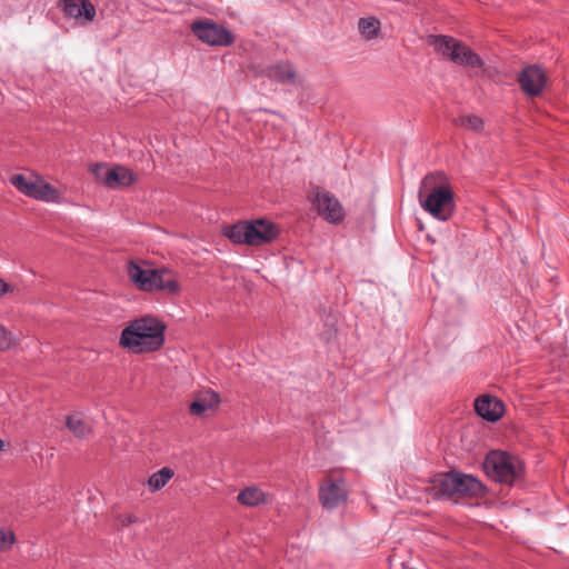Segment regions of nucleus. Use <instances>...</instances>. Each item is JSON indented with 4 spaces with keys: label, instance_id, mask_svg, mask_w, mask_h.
<instances>
[{
    "label": "nucleus",
    "instance_id": "f257e3e1",
    "mask_svg": "<svg viewBox=\"0 0 569 569\" xmlns=\"http://www.w3.org/2000/svg\"><path fill=\"white\" fill-rule=\"evenodd\" d=\"M164 331V322L154 317L137 318L122 330L119 345L133 353L153 352L163 346Z\"/></svg>",
    "mask_w": 569,
    "mask_h": 569
},
{
    "label": "nucleus",
    "instance_id": "f03ea898",
    "mask_svg": "<svg viewBox=\"0 0 569 569\" xmlns=\"http://www.w3.org/2000/svg\"><path fill=\"white\" fill-rule=\"evenodd\" d=\"M439 174H427L420 184L419 203L431 217L439 221H448L456 209L455 196L449 183L436 186Z\"/></svg>",
    "mask_w": 569,
    "mask_h": 569
},
{
    "label": "nucleus",
    "instance_id": "7ed1b4c3",
    "mask_svg": "<svg viewBox=\"0 0 569 569\" xmlns=\"http://www.w3.org/2000/svg\"><path fill=\"white\" fill-rule=\"evenodd\" d=\"M429 43L433 46L436 51L458 66L476 69L482 68L485 64L482 58L469 46L451 36H430Z\"/></svg>",
    "mask_w": 569,
    "mask_h": 569
},
{
    "label": "nucleus",
    "instance_id": "20e7f679",
    "mask_svg": "<svg viewBox=\"0 0 569 569\" xmlns=\"http://www.w3.org/2000/svg\"><path fill=\"white\" fill-rule=\"evenodd\" d=\"M483 470L492 480L512 485L521 477L523 468L516 457L507 452L492 450L485 458Z\"/></svg>",
    "mask_w": 569,
    "mask_h": 569
},
{
    "label": "nucleus",
    "instance_id": "39448f33",
    "mask_svg": "<svg viewBox=\"0 0 569 569\" xmlns=\"http://www.w3.org/2000/svg\"><path fill=\"white\" fill-rule=\"evenodd\" d=\"M190 29L198 40L209 47H230L236 41L231 30L211 19L194 20Z\"/></svg>",
    "mask_w": 569,
    "mask_h": 569
},
{
    "label": "nucleus",
    "instance_id": "423d86ee",
    "mask_svg": "<svg viewBox=\"0 0 569 569\" xmlns=\"http://www.w3.org/2000/svg\"><path fill=\"white\" fill-rule=\"evenodd\" d=\"M10 182L19 192L27 197L44 202H59L60 192L39 176L28 179L19 173L12 176Z\"/></svg>",
    "mask_w": 569,
    "mask_h": 569
},
{
    "label": "nucleus",
    "instance_id": "0eeeda50",
    "mask_svg": "<svg viewBox=\"0 0 569 569\" xmlns=\"http://www.w3.org/2000/svg\"><path fill=\"white\" fill-rule=\"evenodd\" d=\"M520 89L528 97H538L547 83L545 71L537 64L527 66L518 74Z\"/></svg>",
    "mask_w": 569,
    "mask_h": 569
},
{
    "label": "nucleus",
    "instance_id": "6e6552de",
    "mask_svg": "<svg viewBox=\"0 0 569 569\" xmlns=\"http://www.w3.org/2000/svg\"><path fill=\"white\" fill-rule=\"evenodd\" d=\"M318 213L330 223H339L345 219V209L340 201L329 191H318L315 196Z\"/></svg>",
    "mask_w": 569,
    "mask_h": 569
},
{
    "label": "nucleus",
    "instance_id": "1a4fd4ad",
    "mask_svg": "<svg viewBox=\"0 0 569 569\" xmlns=\"http://www.w3.org/2000/svg\"><path fill=\"white\" fill-rule=\"evenodd\" d=\"M249 246L270 243L278 234L277 226L267 219L248 221Z\"/></svg>",
    "mask_w": 569,
    "mask_h": 569
},
{
    "label": "nucleus",
    "instance_id": "9d476101",
    "mask_svg": "<svg viewBox=\"0 0 569 569\" xmlns=\"http://www.w3.org/2000/svg\"><path fill=\"white\" fill-rule=\"evenodd\" d=\"M346 482L342 478L330 480L319 488V500L323 508L333 509L347 500Z\"/></svg>",
    "mask_w": 569,
    "mask_h": 569
},
{
    "label": "nucleus",
    "instance_id": "9b49d317",
    "mask_svg": "<svg viewBox=\"0 0 569 569\" xmlns=\"http://www.w3.org/2000/svg\"><path fill=\"white\" fill-rule=\"evenodd\" d=\"M59 7L66 17L78 22H90L97 14L96 7L90 0H59Z\"/></svg>",
    "mask_w": 569,
    "mask_h": 569
},
{
    "label": "nucleus",
    "instance_id": "f8f14e48",
    "mask_svg": "<svg viewBox=\"0 0 569 569\" xmlns=\"http://www.w3.org/2000/svg\"><path fill=\"white\" fill-rule=\"evenodd\" d=\"M151 286L149 292H167L169 295H177L181 290V286L176 278L174 272L168 268H154L150 271Z\"/></svg>",
    "mask_w": 569,
    "mask_h": 569
},
{
    "label": "nucleus",
    "instance_id": "ddd939ff",
    "mask_svg": "<svg viewBox=\"0 0 569 569\" xmlns=\"http://www.w3.org/2000/svg\"><path fill=\"white\" fill-rule=\"evenodd\" d=\"M475 410L482 419L495 422L503 416L505 405L497 397L482 395L476 398Z\"/></svg>",
    "mask_w": 569,
    "mask_h": 569
},
{
    "label": "nucleus",
    "instance_id": "4468645a",
    "mask_svg": "<svg viewBox=\"0 0 569 569\" xmlns=\"http://www.w3.org/2000/svg\"><path fill=\"white\" fill-rule=\"evenodd\" d=\"M453 496L458 497H479L486 488L475 477L459 471H453Z\"/></svg>",
    "mask_w": 569,
    "mask_h": 569
},
{
    "label": "nucleus",
    "instance_id": "2eb2a0df",
    "mask_svg": "<svg viewBox=\"0 0 569 569\" xmlns=\"http://www.w3.org/2000/svg\"><path fill=\"white\" fill-rule=\"evenodd\" d=\"M220 401V396L216 391L208 389L189 405V412L196 417H203L206 411L216 410Z\"/></svg>",
    "mask_w": 569,
    "mask_h": 569
},
{
    "label": "nucleus",
    "instance_id": "dca6fc26",
    "mask_svg": "<svg viewBox=\"0 0 569 569\" xmlns=\"http://www.w3.org/2000/svg\"><path fill=\"white\" fill-rule=\"evenodd\" d=\"M453 471L440 472L430 480V492L436 499L453 497Z\"/></svg>",
    "mask_w": 569,
    "mask_h": 569
},
{
    "label": "nucleus",
    "instance_id": "f3484780",
    "mask_svg": "<svg viewBox=\"0 0 569 569\" xmlns=\"http://www.w3.org/2000/svg\"><path fill=\"white\" fill-rule=\"evenodd\" d=\"M154 268H143L141 264L129 261L127 266V271L130 281L133 286L143 292H149V288L152 283L150 271H153Z\"/></svg>",
    "mask_w": 569,
    "mask_h": 569
},
{
    "label": "nucleus",
    "instance_id": "a211bd4d",
    "mask_svg": "<svg viewBox=\"0 0 569 569\" xmlns=\"http://www.w3.org/2000/svg\"><path fill=\"white\" fill-rule=\"evenodd\" d=\"M104 178L106 186L109 188L129 187L137 180L134 173L123 166H114Z\"/></svg>",
    "mask_w": 569,
    "mask_h": 569
},
{
    "label": "nucleus",
    "instance_id": "6ab92c4d",
    "mask_svg": "<svg viewBox=\"0 0 569 569\" xmlns=\"http://www.w3.org/2000/svg\"><path fill=\"white\" fill-rule=\"evenodd\" d=\"M268 77L279 83H296L297 70L289 61H280L268 69Z\"/></svg>",
    "mask_w": 569,
    "mask_h": 569
},
{
    "label": "nucleus",
    "instance_id": "aec40b11",
    "mask_svg": "<svg viewBox=\"0 0 569 569\" xmlns=\"http://www.w3.org/2000/svg\"><path fill=\"white\" fill-rule=\"evenodd\" d=\"M224 236L237 244H249L248 221L237 222L224 229Z\"/></svg>",
    "mask_w": 569,
    "mask_h": 569
},
{
    "label": "nucleus",
    "instance_id": "412c9836",
    "mask_svg": "<svg viewBox=\"0 0 569 569\" xmlns=\"http://www.w3.org/2000/svg\"><path fill=\"white\" fill-rule=\"evenodd\" d=\"M237 500L244 506L256 507L266 502L264 492L258 487H247L238 493Z\"/></svg>",
    "mask_w": 569,
    "mask_h": 569
},
{
    "label": "nucleus",
    "instance_id": "4be33fe9",
    "mask_svg": "<svg viewBox=\"0 0 569 569\" xmlns=\"http://www.w3.org/2000/svg\"><path fill=\"white\" fill-rule=\"evenodd\" d=\"M66 425L74 437L79 439H83L91 433L90 426L77 413L68 416Z\"/></svg>",
    "mask_w": 569,
    "mask_h": 569
},
{
    "label": "nucleus",
    "instance_id": "5701e85b",
    "mask_svg": "<svg viewBox=\"0 0 569 569\" xmlns=\"http://www.w3.org/2000/svg\"><path fill=\"white\" fill-rule=\"evenodd\" d=\"M174 472L169 467H163L157 472L152 473L148 479V486L151 491H158L162 489L168 481L173 477Z\"/></svg>",
    "mask_w": 569,
    "mask_h": 569
},
{
    "label": "nucleus",
    "instance_id": "b1692460",
    "mask_svg": "<svg viewBox=\"0 0 569 569\" xmlns=\"http://www.w3.org/2000/svg\"><path fill=\"white\" fill-rule=\"evenodd\" d=\"M358 28L362 37L367 40L375 39L380 30V21L373 17L360 18Z\"/></svg>",
    "mask_w": 569,
    "mask_h": 569
},
{
    "label": "nucleus",
    "instance_id": "393cba45",
    "mask_svg": "<svg viewBox=\"0 0 569 569\" xmlns=\"http://www.w3.org/2000/svg\"><path fill=\"white\" fill-rule=\"evenodd\" d=\"M456 124L466 129L479 132L483 129V120L475 114L461 116L456 120Z\"/></svg>",
    "mask_w": 569,
    "mask_h": 569
},
{
    "label": "nucleus",
    "instance_id": "a878e982",
    "mask_svg": "<svg viewBox=\"0 0 569 569\" xmlns=\"http://www.w3.org/2000/svg\"><path fill=\"white\" fill-rule=\"evenodd\" d=\"M16 340L10 331L0 326V350H8L14 346Z\"/></svg>",
    "mask_w": 569,
    "mask_h": 569
},
{
    "label": "nucleus",
    "instance_id": "bb28decb",
    "mask_svg": "<svg viewBox=\"0 0 569 569\" xmlns=\"http://www.w3.org/2000/svg\"><path fill=\"white\" fill-rule=\"evenodd\" d=\"M14 540L12 531L0 529V551L9 549L14 543Z\"/></svg>",
    "mask_w": 569,
    "mask_h": 569
},
{
    "label": "nucleus",
    "instance_id": "cd10ccee",
    "mask_svg": "<svg viewBox=\"0 0 569 569\" xmlns=\"http://www.w3.org/2000/svg\"><path fill=\"white\" fill-rule=\"evenodd\" d=\"M108 171H111V168H108L106 164H102V163H98L92 167L93 174L97 177V179L102 181L103 184H106L104 177L107 176Z\"/></svg>",
    "mask_w": 569,
    "mask_h": 569
},
{
    "label": "nucleus",
    "instance_id": "c85d7f7f",
    "mask_svg": "<svg viewBox=\"0 0 569 569\" xmlns=\"http://www.w3.org/2000/svg\"><path fill=\"white\" fill-rule=\"evenodd\" d=\"M137 521H138V518L136 516H133V515H124L121 518V523L123 526H129V525L134 523Z\"/></svg>",
    "mask_w": 569,
    "mask_h": 569
},
{
    "label": "nucleus",
    "instance_id": "c756f323",
    "mask_svg": "<svg viewBox=\"0 0 569 569\" xmlns=\"http://www.w3.org/2000/svg\"><path fill=\"white\" fill-rule=\"evenodd\" d=\"M9 291V284L0 278V297Z\"/></svg>",
    "mask_w": 569,
    "mask_h": 569
}]
</instances>
